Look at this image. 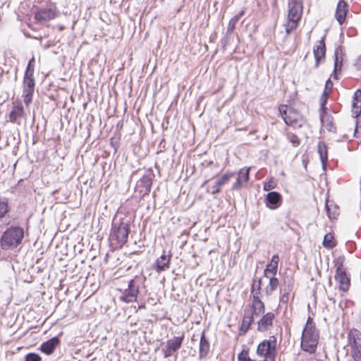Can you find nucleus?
I'll list each match as a JSON object with an SVG mask.
<instances>
[{"label": "nucleus", "mask_w": 361, "mask_h": 361, "mask_svg": "<svg viewBox=\"0 0 361 361\" xmlns=\"http://www.w3.org/2000/svg\"><path fill=\"white\" fill-rule=\"evenodd\" d=\"M348 343L354 361H361V332L352 329L348 333Z\"/></svg>", "instance_id": "8"}, {"label": "nucleus", "mask_w": 361, "mask_h": 361, "mask_svg": "<svg viewBox=\"0 0 361 361\" xmlns=\"http://www.w3.org/2000/svg\"><path fill=\"white\" fill-rule=\"evenodd\" d=\"M276 338L274 336H269V339L261 342L257 348L258 355L263 357L267 361H274L276 355Z\"/></svg>", "instance_id": "7"}, {"label": "nucleus", "mask_w": 361, "mask_h": 361, "mask_svg": "<svg viewBox=\"0 0 361 361\" xmlns=\"http://www.w3.org/2000/svg\"><path fill=\"white\" fill-rule=\"evenodd\" d=\"M145 280V277L135 276L134 278L128 281V288L122 292L121 295L119 296V300L126 303L135 302L137 298L140 288L144 283Z\"/></svg>", "instance_id": "4"}, {"label": "nucleus", "mask_w": 361, "mask_h": 361, "mask_svg": "<svg viewBox=\"0 0 361 361\" xmlns=\"http://www.w3.org/2000/svg\"><path fill=\"white\" fill-rule=\"evenodd\" d=\"M321 121L329 132H336V128L333 122L331 117L326 116V117H322Z\"/></svg>", "instance_id": "34"}, {"label": "nucleus", "mask_w": 361, "mask_h": 361, "mask_svg": "<svg viewBox=\"0 0 361 361\" xmlns=\"http://www.w3.org/2000/svg\"><path fill=\"white\" fill-rule=\"evenodd\" d=\"M276 186V183L274 179L269 180L268 182H266L264 183V190L265 191H269L274 188H275Z\"/></svg>", "instance_id": "43"}, {"label": "nucleus", "mask_w": 361, "mask_h": 361, "mask_svg": "<svg viewBox=\"0 0 361 361\" xmlns=\"http://www.w3.org/2000/svg\"><path fill=\"white\" fill-rule=\"evenodd\" d=\"M314 324L313 323V319L312 318H311L310 317H309L307 318V322H306V325L305 327H314Z\"/></svg>", "instance_id": "47"}, {"label": "nucleus", "mask_w": 361, "mask_h": 361, "mask_svg": "<svg viewBox=\"0 0 361 361\" xmlns=\"http://www.w3.org/2000/svg\"><path fill=\"white\" fill-rule=\"evenodd\" d=\"M345 257L343 256H339L334 261L336 272L347 271L346 268L344 267L343 265Z\"/></svg>", "instance_id": "35"}, {"label": "nucleus", "mask_w": 361, "mask_h": 361, "mask_svg": "<svg viewBox=\"0 0 361 361\" xmlns=\"http://www.w3.org/2000/svg\"><path fill=\"white\" fill-rule=\"evenodd\" d=\"M282 196L276 191L269 192L264 199L266 206L270 209L279 208L282 203Z\"/></svg>", "instance_id": "12"}, {"label": "nucleus", "mask_w": 361, "mask_h": 361, "mask_svg": "<svg viewBox=\"0 0 361 361\" xmlns=\"http://www.w3.org/2000/svg\"><path fill=\"white\" fill-rule=\"evenodd\" d=\"M302 0L289 1L288 18L285 24L286 32L288 35L297 28L302 17Z\"/></svg>", "instance_id": "2"}, {"label": "nucleus", "mask_w": 361, "mask_h": 361, "mask_svg": "<svg viewBox=\"0 0 361 361\" xmlns=\"http://www.w3.org/2000/svg\"><path fill=\"white\" fill-rule=\"evenodd\" d=\"M276 275H271L269 274V277H267L269 279V284L266 286L264 288V293L267 296H269L272 294L274 291H275L277 289V287L279 286V279L275 276Z\"/></svg>", "instance_id": "28"}, {"label": "nucleus", "mask_w": 361, "mask_h": 361, "mask_svg": "<svg viewBox=\"0 0 361 361\" xmlns=\"http://www.w3.org/2000/svg\"><path fill=\"white\" fill-rule=\"evenodd\" d=\"M129 233L130 226L128 223L114 222L112 224L110 239L121 247L127 243Z\"/></svg>", "instance_id": "5"}, {"label": "nucleus", "mask_w": 361, "mask_h": 361, "mask_svg": "<svg viewBox=\"0 0 361 361\" xmlns=\"http://www.w3.org/2000/svg\"><path fill=\"white\" fill-rule=\"evenodd\" d=\"M165 252H166L164 251V253L161 255V257L157 259L155 261L154 269L157 273H160L169 269L171 255L170 254L166 255Z\"/></svg>", "instance_id": "15"}, {"label": "nucleus", "mask_w": 361, "mask_h": 361, "mask_svg": "<svg viewBox=\"0 0 361 361\" xmlns=\"http://www.w3.org/2000/svg\"><path fill=\"white\" fill-rule=\"evenodd\" d=\"M318 153L319 154L320 160L322 164V168L326 170L328 161V149L324 142H319L318 143Z\"/></svg>", "instance_id": "26"}, {"label": "nucleus", "mask_w": 361, "mask_h": 361, "mask_svg": "<svg viewBox=\"0 0 361 361\" xmlns=\"http://www.w3.org/2000/svg\"><path fill=\"white\" fill-rule=\"evenodd\" d=\"M332 87H333V82H331V79H328L325 84V88L324 90V92H329V94H330V92H331Z\"/></svg>", "instance_id": "46"}, {"label": "nucleus", "mask_w": 361, "mask_h": 361, "mask_svg": "<svg viewBox=\"0 0 361 361\" xmlns=\"http://www.w3.org/2000/svg\"><path fill=\"white\" fill-rule=\"evenodd\" d=\"M8 202L0 197V219L4 217V216L8 212Z\"/></svg>", "instance_id": "39"}, {"label": "nucleus", "mask_w": 361, "mask_h": 361, "mask_svg": "<svg viewBox=\"0 0 361 361\" xmlns=\"http://www.w3.org/2000/svg\"><path fill=\"white\" fill-rule=\"evenodd\" d=\"M25 116V112L21 104L14 105L9 114L10 121L20 124V118Z\"/></svg>", "instance_id": "20"}, {"label": "nucleus", "mask_w": 361, "mask_h": 361, "mask_svg": "<svg viewBox=\"0 0 361 361\" xmlns=\"http://www.w3.org/2000/svg\"><path fill=\"white\" fill-rule=\"evenodd\" d=\"M24 237L23 228L20 226H11L1 235V247L3 250L16 247L22 242Z\"/></svg>", "instance_id": "1"}, {"label": "nucleus", "mask_w": 361, "mask_h": 361, "mask_svg": "<svg viewBox=\"0 0 361 361\" xmlns=\"http://www.w3.org/2000/svg\"><path fill=\"white\" fill-rule=\"evenodd\" d=\"M152 185V178L149 176H144L138 180L136 187L137 189L140 188V192L145 195L151 191Z\"/></svg>", "instance_id": "19"}, {"label": "nucleus", "mask_w": 361, "mask_h": 361, "mask_svg": "<svg viewBox=\"0 0 361 361\" xmlns=\"http://www.w3.org/2000/svg\"><path fill=\"white\" fill-rule=\"evenodd\" d=\"M325 36L318 41L317 44L314 47L313 53L315 59V68H318L322 61L324 60L326 55V46L324 42Z\"/></svg>", "instance_id": "14"}, {"label": "nucleus", "mask_w": 361, "mask_h": 361, "mask_svg": "<svg viewBox=\"0 0 361 361\" xmlns=\"http://www.w3.org/2000/svg\"><path fill=\"white\" fill-rule=\"evenodd\" d=\"M41 356L35 353H30L25 356V361H41Z\"/></svg>", "instance_id": "41"}, {"label": "nucleus", "mask_w": 361, "mask_h": 361, "mask_svg": "<svg viewBox=\"0 0 361 361\" xmlns=\"http://www.w3.org/2000/svg\"><path fill=\"white\" fill-rule=\"evenodd\" d=\"M35 88V78L24 76L23 82V97L26 106H28L32 102Z\"/></svg>", "instance_id": "9"}, {"label": "nucleus", "mask_w": 361, "mask_h": 361, "mask_svg": "<svg viewBox=\"0 0 361 361\" xmlns=\"http://www.w3.org/2000/svg\"><path fill=\"white\" fill-rule=\"evenodd\" d=\"M348 4L344 0H340L337 4L335 18L340 25H342L345 20L348 13Z\"/></svg>", "instance_id": "17"}, {"label": "nucleus", "mask_w": 361, "mask_h": 361, "mask_svg": "<svg viewBox=\"0 0 361 361\" xmlns=\"http://www.w3.org/2000/svg\"><path fill=\"white\" fill-rule=\"evenodd\" d=\"M334 279L338 283L340 291L346 293L349 290L351 285V279L347 271L336 272Z\"/></svg>", "instance_id": "10"}, {"label": "nucleus", "mask_w": 361, "mask_h": 361, "mask_svg": "<svg viewBox=\"0 0 361 361\" xmlns=\"http://www.w3.org/2000/svg\"><path fill=\"white\" fill-rule=\"evenodd\" d=\"M161 351L164 354V358H168V357H171L173 355V353H174L172 350L169 348V347L167 345H166L165 348H163L161 349Z\"/></svg>", "instance_id": "44"}, {"label": "nucleus", "mask_w": 361, "mask_h": 361, "mask_svg": "<svg viewBox=\"0 0 361 361\" xmlns=\"http://www.w3.org/2000/svg\"><path fill=\"white\" fill-rule=\"evenodd\" d=\"M251 308V316H258L264 313L265 305L264 303L261 300L259 296L256 295L255 298H252V304Z\"/></svg>", "instance_id": "24"}, {"label": "nucleus", "mask_w": 361, "mask_h": 361, "mask_svg": "<svg viewBox=\"0 0 361 361\" xmlns=\"http://www.w3.org/2000/svg\"><path fill=\"white\" fill-rule=\"evenodd\" d=\"M352 111L355 117L361 114V90H357L354 93Z\"/></svg>", "instance_id": "27"}, {"label": "nucleus", "mask_w": 361, "mask_h": 361, "mask_svg": "<svg viewBox=\"0 0 361 361\" xmlns=\"http://www.w3.org/2000/svg\"><path fill=\"white\" fill-rule=\"evenodd\" d=\"M254 322V317L251 315H245L243 319L241 330H244L246 332L249 329L251 324Z\"/></svg>", "instance_id": "38"}, {"label": "nucleus", "mask_w": 361, "mask_h": 361, "mask_svg": "<svg viewBox=\"0 0 361 361\" xmlns=\"http://www.w3.org/2000/svg\"><path fill=\"white\" fill-rule=\"evenodd\" d=\"M274 319L275 314L271 312L264 314L257 322V331L259 332L267 331L273 326Z\"/></svg>", "instance_id": "13"}, {"label": "nucleus", "mask_w": 361, "mask_h": 361, "mask_svg": "<svg viewBox=\"0 0 361 361\" xmlns=\"http://www.w3.org/2000/svg\"><path fill=\"white\" fill-rule=\"evenodd\" d=\"M244 11H240L238 13L235 15L229 21L227 27V35L231 34L235 28V25L241 17L244 15Z\"/></svg>", "instance_id": "33"}, {"label": "nucleus", "mask_w": 361, "mask_h": 361, "mask_svg": "<svg viewBox=\"0 0 361 361\" xmlns=\"http://www.w3.org/2000/svg\"><path fill=\"white\" fill-rule=\"evenodd\" d=\"M329 286L332 285V281H331V278L329 279Z\"/></svg>", "instance_id": "48"}, {"label": "nucleus", "mask_w": 361, "mask_h": 361, "mask_svg": "<svg viewBox=\"0 0 361 361\" xmlns=\"http://www.w3.org/2000/svg\"><path fill=\"white\" fill-rule=\"evenodd\" d=\"M279 112L286 124L293 128H301L305 123V120L301 114L291 106L281 105L279 106Z\"/></svg>", "instance_id": "3"}, {"label": "nucleus", "mask_w": 361, "mask_h": 361, "mask_svg": "<svg viewBox=\"0 0 361 361\" xmlns=\"http://www.w3.org/2000/svg\"><path fill=\"white\" fill-rule=\"evenodd\" d=\"M56 17V13L51 8H42L37 11L35 18L37 21L43 23L49 21Z\"/></svg>", "instance_id": "16"}, {"label": "nucleus", "mask_w": 361, "mask_h": 361, "mask_svg": "<svg viewBox=\"0 0 361 361\" xmlns=\"http://www.w3.org/2000/svg\"><path fill=\"white\" fill-rule=\"evenodd\" d=\"M323 245L326 248H332L336 246L334 238L331 233H327L324 237Z\"/></svg>", "instance_id": "37"}, {"label": "nucleus", "mask_w": 361, "mask_h": 361, "mask_svg": "<svg viewBox=\"0 0 361 361\" xmlns=\"http://www.w3.org/2000/svg\"><path fill=\"white\" fill-rule=\"evenodd\" d=\"M59 343L60 340L59 337L54 336L46 342H44L40 346V350L47 355H51Z\"/></svg>", "instance_id": "18"}, {"label": "nucleus", "mask_w": 361, "mask_h": 361, "mask_svg": "<svg viewBox=\"0 0 361 361\" xmlns=\"http://www.w3.org/2000/svg\"><path fill=\"white\" fill-rule=\"evenodd\" d=\"M287 138L290 141V142L292 143L293 147H298L300 143L299 137L293 133H288Z\"/></svg>", "instance_id": "40"}, {"label": "nucleus", "mask_w": 361, "mask_h": 361, "mask_svg": "<svg viewBox=\"0 0 361 361\" xmlns=\"http://www.w3.org/2000/svg\"><path fill=\"white\" fill-rule=\"evenodd\" d=\"M35 57L32 56L31 59L28 61L27 66L26 67V70L24 73V76L26 77H34L35 72Z\"/></svg>", "instance_id": "36"}, {"label": "nucleus", "mask_w": 361, "mask_h": 361, "mask_svg": "<svg viewBox=\"0 0 361 361\" xmlns=\"http://www.w3.org/2000/svg\"><path fill=\"white\" fill-rule=\"evenodd\" d=\"M184 339V336L182 335L180 336H175L171 339H169L166 342V345L172 350L174 353L177 352L181 347L183 341Z\"/></svg>", "instance_id": "29"}, {"label": "nucleus", "mask_w": 361, "mask_h": 361, "mask_svg": "<svg viewBox=\"0 0 361 361\" xmlns=\"http://www.w3.org/2000/svg\"><path fill=\"white\" fill-rule=\"evenodd\" d=\"M235 176L234 172H227L224 173L222 176L219 178L214 185L211 188V190L209 189L207 190V192H211V194L215 195L219 193L221 190L223 186L228 183L231 178Z\"/></svg>", "instance_id": "11"}, {"label": "nucleus", "mask_w": 361, "mask_h": 361, "mask_svg": "<svg viewBox=\"0 0 361 361\" xmlns=\"http://www.w3.org/2000/svg\"><path fill=\"white\" fill-rule=\"evenodd\" d=\"M238 361H252L247 350H243L238 355Z\"/></svg>", "instance_id": "42"}, {"label": "nucleus", "mask_w": 361, "mask_h": 361, "mask_svg": "<svg viewBox=\"0 0 361 361\" xmlns=\"http://www.w3.org/2000/svg\"><path fill=\"white\" fill-rule=\"evenodd\" d=\"M319 334L314 327H305L301 338V348L310 353H314L318 344Z\"/></svg>", "instance_id": "6"}, {"label": "nucleus", "mask_w": 361, "mask_h": 361, "mask_svg": "<svg viewBox=\"0 0 361 361\" xmlns=\"http://www.w3.org/2000/svg\"><path fill=\"white\" fill-rule=\"evenodd\" d=\"M343 49L341 46L336 47L334 53V78L337 79V73L341 70L343 62Z\"/></svg>", "instance_id": "25"}, {"label": "nucleus", "mask_w": 361, "mask_h": 361, "mask_svg": "<svg viewBox=\"0 0 361 361\" xmlns=\"http://www.w3.org/2000/svg\"><path fill=\"white\" fill-rule=\"evenodd\" d=\"M267 135H265V137H264V140L267 139Z\"/></svg>", "instance_id": "49"}, {"label": "nucleus", "mask_w": 361, "mask_h": 361, "mask_svg": "<svg viewBox=\"0 0 361 361\" xmlns=\"http://www.w3.org/2000/svg\"><path fill=\"white\" fill-rule=\"evenodd\" d=\"M262 279H258L257 277L253 279L252 284L251 287V294L252 295V298H255V296L257 295L259 296L261 294V290H262Z\"/></svg>", "instance_id": "32"}, {"label": "nucleus", "mask_w": 361, "mask_h": 361, "mask_svg": "<svg viewBox=\"0 0 361 361\" xmlns=\"http://www.w3.org/2000/svg\"><path fill=\"white\" fill-rule=\"evenodd\" d=\"M249 173L250 169H240L238 174L237 180L232 186V190H238L245 184L249 180Z\"/></svg>", "instance_id": "22"}, {"label": "nucleus", "mask_w": 361, "mask_h": 361, "mask_svg": "<svg viewBox=\"0 0 361 361\" xmlns=\"http://www.w3.org/2000/svg\"><path fill=\"white\" fill-rule=\"evenodd\" d=\"M279 262V256L277 254L274 255L271 257L270 263L267 265V267L264 270V276L265 277H269V274H276L278 271Z\"/></svg>", "instance_id": "23"}, {"label": "nucleus", "mask_w": 361, "mask_h": 361, "mask_svg": "<svg viewBox=\"0 0 361 361\" xmlns=\"http://www.w3.org/2000/svg\"><path fill=\"white\" fill-rule=\"evenodd\" d=\"M329 92H323L322 98H321V108L322 109H324V106H325L326 101L329 98Z\"/></svg>", "instance_id": "45"}, {"label": "nucleus", "mask_w": 361, "mask_h": 361, "mask_svg": "<svg viewBox=\"0 0 361 361\" xmlns=\"http://www.w3.org/2000/svg\"><path fill=\"white\" fill-rule=\"evenodd\" d=\"M210 349V343L205 336V332L203 331L201 334L199 345V358L201 360L207 356Z\"/></svg>", "instance_id": "21"}, {"label": "nucleus", "mask_w": 361, "mask_h": 361, "mask_svg": "<svg viewBox=\"0 0 361 361\" xmlns=\"http://www.w3.org/2000/svg\"><path fill=\"white\" fill-rule=\"evenodd\" d=\"M292 288L290 284V281L287 283V282L285 281L283 286L281 287L280 290L282 293L281 296L280 297V302L282 303H287L289 300V294L291 291Z\"/></svg>", "instance_id": "30"}, {"label": "nucleus", "mask_w": 361, "mask_h": 361, "mask_svg": "<svg viewBox=\"0 0 361 361\" xmlns=\"http://www.w3.org/2000/svg\"><path fill=\"white\" fill-rule=\"evenodd\" d=\"M325 208L329 219H336L338 216L340 212L339 207L337 205L334 204L333 203L329 204L327 202L326 203Z\"/></svg>", "instance_id": "31"}]
</instances>
